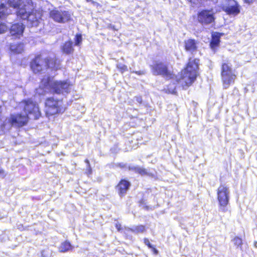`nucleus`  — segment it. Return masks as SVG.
Instances as JSON below:
<instances>
[{
    "label": "nucleus",
    "instance_id": "nucleus-8",
    "mask_svg": "<svg viewBox=\"0 0 257 257\" xmlns=\"http://www.w3.org/2000/svg\"><path fill=\"white\" fill-rule=\"evenodd\" d=\"M151 70L155 75H161L166 79H173L176 78L174 72L169 70L168 66L162 61H156L151 66Z\"/></svg>",
    "mask_w": 257,
    "mask_h": 257
},
{
    "label": "nucleus",
    "instance_id": "nucleus-34",
    "mask_svg": "<svg viewBox=\"0 0 257 257\" xmlns=\"http://www.w3.org/2000/svg\"><path fill=\"white\" fill-rule=\"evenodd\" d=\"M117 166L120 168H124L126 167V164L122 163H119L117 164Z\"/></svg>",
    "mask_w": 257,
    "mask_h": 257
},
{
    "label": "nucleus",
    "instance_id": "nucleus-31",
    "mask_svg": "<svg viewBox=\"0 0 257 257\" xmlns=\"http://www.w3.org/2000/svg\"><path fill=\"white\" fill-rule=\"evenodd\" d=\"M84 161L86 163L87 166V167H88V168L89 169L90 174L91 173L92 170H91V167H90V164L89 161L87 159H86Z\"/></svg>",
    "mask_w": 257,
    "mask_h": 257
},
{
    "label": "nucleus",
    "instance_id": "nucleus-24",
    "mask_svg": "<svg viewBox=\"0 0 257 257\" xmlns=\"http://www.w3.org/2000/svg\"><path fill=\"white\" fill-rule=\"evenodd\" d=\"M232 241L235 246L237 247H239L241 250L242 249V245L243 244V242L241 237L236 236L233 238Z\"/></svg>",
    "mask_w": 257,
    "mask_h": 257
},
{
    "label": "nucleus",
    "instance_id": "nucleus-18",
    "mask_svg": "<svg viewBox=\"0 0 257 257\" xmlns=\"http://www.w3.org/2000/svg\"><path fill=\"white\" fill-rule=\"evenodd\" d=\"M62 53L66 55L72 54L74 51L73 43L71 40L65 41L61 47Z\"/></svg>",
    "mask_w": 257,
    "mask_h": 257
},
{
    "label": "nucleus",
    "instance_id": "nucleus-7",
    "mask_svg": "<svg viewBox=\"0 0 257 257\" xmlns=\"http://www.w3.org/2000/svg\"><path fill=\"white\" fill-rule=\"evenodd\" d=\"M19 105L26 113L25 114H28V116L32 115L34 119L37 120L41 117L42 114L38 104L32 98L22 99Z\"/></svg>",
    "mask_w": 257,
    "mask_h": 257
},
{
    "label": "nucleus",
    "instance_id": "nucleus-26",
    "mask_svg": "<svg viewBox=\"0 0 257 257\" xmlns=\"http://www.w3.org/2000/svg\"><path fill=\"white\" fill-rule=\"evenodd\" d=\"M116 67L118 70V71L121 73H123L124 72H126L128 70L127 66L122 63L117 64L116 65Z\"/></svg>",
    "mask_w": 257,
    "mask_h": 257
},
{
    "label": "nucleus",
    "instance_id": "nucleus-35",
    "mask_svg": "<svg viewBox=\"0 0 257 257\" xmlns=\"http://www.w3.org/2000/svg\"><path fill=\"white\" fill-rule=\"evenodd\" d=\"M254 1V0H243V2L245 3H246L248 4H250L252 3Z\"/></svg>",
    "mask_w": 257,
    "mask_h": 257
},
{
    "label": "nucleus",
    "instance_id": "nucleus-38",
    "mask_svg": "<svg viewBox=\"0 0 257 257\" xmlns=\"http://www.w3.org/2000/svg\"><path fill=\"white\" fill-rule=\"evenodd\" d=\"M136 100L138 102H139V103H142V98L141 97L139 96V97H136Z\"/></svg>",
    "mask_w": 257,
    "mask_h": 257
},
{
    "label": "nucleus",
    "instance_id": "nucleus-6",
    "mask_svg": "<svg viewBox=\"0 0 257 257\" xmlns=\"http://www.w3.org/2000/svg\"><path fill=\"white\" fill-rule=\"evenodd\" d=\"M17 15L22 20H27L31 26L33 27L38 25L43 16V12L41 10L33 9L30 12L27 13L25 8H21L17 10Z\"/></svg>",
    "mask_w": 257,
    "mask_h": 257
},
{
    "label": "nucleus",
    "instance_id": "nucleus-30",
    "mask_svg": "<svg viewBox=\"0 0 257 257\" xmlns=\"http://www.w3.org/2000/svg\"><path fill=\"white\" fill-rule=\"evenodd\" d=\"M144 242L149 248L151 247L152 245L151 244L149 239L148 238H144Z\"/></svg>",
    "mask_w": 257,
    "mask_h": 257
},
{
    "label": "nucleus",
    "instance_id": "nucleus-29",
    "mask_svg": "<svg viewBox=\"0 0 257 257\" xmlns=\"http://www.w3.org/2000/svg\"><path fill=\"white\" fill-rule=\"evenodd\" d=\"M7 30V26L5 24L0 23V34L4 33Z\"/></svg>",
    "mask_w": 257,
    "mask_h": 257
},
{
    "label": "nucleus",
    "instance_id": "nucleus-42",
    "mask_svg": "<svg viewBox=\"0 0 257 257\" xmlns=\"http://www.w3.org/2000/svg\"><path fill=\"white\" fill-rule=\"evenodd\" d=\"M2 113V106L0 105V116L1 115Z\"/></svg>",
    "mask_w": 257,
    "mask_h": 257
},
{
    "label": "nucleus",
    "instance_id": "nucleus-12",
    "mask_svg": "<svg viewBox=\"0 0 257 257\" xmlns=\"http://www.w3.org/2000/svg\"><path fill=\"white\" fill-rule=\"evenodd\" d=\"M30 117L28 114H23L21 112L12 114L10 115L8 122L16 128H21L28 124Z\"/></svg>",
    "mask_w": 257,
    "mask_h": 257
},
{
    "label": "nucleus",
    "instance_id": "nucleus-37",
    "mask_svg": "<svg viewBox=\"0 0 257 257\" xmlns=\"http://www.w3.org/2000/svg\"><path fill=\"white\" fill-rule=\"evenodd\" d=\"M134 73L137 75H142L144 73L142 71H134Z\"/></svg>",
    "mask_w": 257,
    "mask_h": 257
},
{
    "label": "nucleus",
    "instance_id": "nucleus-33",
    "mask_svg": "<svg viewBox=\"0 0 257 257\" xmlns=\"http://www.w3.org/2000/svg\"><path fill=\"white\" fill-rule=\"evenodd\" d=\"M149 248L151 249V250H152V251L153 252V253L155 254H157L158 253V250L155 248V247L154 246L152 245L151 247H149Z\"/></svg>",
    "mask_w": 257,
    "mask_h": 257
},
{
    "label": "nucleus",
    "instance_id": "nucleus-39",
    "mask_svg": "<svg viewBox=\"0 0 257 257\" xmlns=\"http://www.w3.org/2000/svg\"><path fill=\"white\" fill-rule=\"evenodd\" d=\"M87 2H91L93 4H95V2H94L93 0H86Z\"/></svg>",
    "mask_w": 257,
    "mask_h": 257
},
{
    "label": "nucleus",
    "instance_id": "nucleus-25",
    "mask_svg": "<svg viewBox=\"0 0 257 257\" xmlns=\"http://www.w3.org/2000/svg\"><path fill=\"white\" fill-rule=\"evenodd\" d=\"M22 0H8L9 5L14 8H18L21 4Z\"/></svg>",
    "mask_w": 257,
    "mask_h": 257
},
{
    "label": "nucleus",
    "instance_id": "nucleus-28",
    "mask_svg": "<svg viewBox=\"0 0 257 257\" xmlns=\"http://www.w3.org/2000/svg\"><path fill=\"white\" fill-rule=\"evenodd\" d=\"M165 92L167 93H171L173 94H176L177 93V91L176 90V88L174 87L172 89H170L168 88L165 89Z\"/></svg>",
    "mask_w": 257,
    "mask_h": 257
},
{
    "label": "nucleus",
    "instance_id": "nucleus-20",
    "mask_svg": "<svg viewBox=\"0 0 257 257\" xmlns=\"http://www.w3.org/2000/svg\"><path fill=\"white\" fill-rule=\"evenodd\" d=\"M4 0H0V19L6 18L11 14V10L3 3Z\"/></svg>",
    "mask_w": 257,
    "mask_h": 257
},
{
    "label": "nucleus",
    "instance_id": "nucleus-1",
    "mask_svg": "<svg viewBox=\"0 0 257 257\" xmlns=\"http://www.w3.org/2000/svg\"><path fill=\"white\" fill-rule=\"evenodd\" d=\"M30 67L34 73H41L49 69L52 71L61 69L60 61L58 59L52 58L44 52L37 54L30 62Z\"/></svg>",
    "mask_w": 257,
    "mask_h": 257
},
{
    "label": "nucleus",
    "instance_id": "nucleus-10",
    "mask_svg": "<svg viewBox=\"0 0 257 257\" xmlns=\"http://www.w3.org/2000/svg\"><path fill=\"white\" fill-rule=\"evenodd\" d=\"M218 7V12L222 11L228 15L236 16L240 13L239 6L235 0H223Z\"/></svg>",
    "mask_w": 257,
    "mask_h": 257
},
{
    "label": "nucleus",
    "instance_id": "nucleus-9",
    "mask_svg": "<svg viewBox=\"0 0 257 257\" xmlns=\"http://www.w3.org/2000/svg\"><path fill=\"white\" fill-rule=\"evenodd\" d=\"M217 199L219 210L222 212L227 211V206L229 202V191L228 187L224 184H221L217 190Z\"/></svg>",
    "mask_w": 257,
    "mask_h": 257
},
{
    "label": "nucleus",
    "instance_id": "nucleus-21",
    "mask_svg": "<svg viewBox=\"0 0 257 257\" xmlns=\"http://www.w3.org/2000/svg\"><path fill=\"white\" fill-rule=\"evenodd\" d=\"M24 44L23 43H18L17 44H12L10 45V49L12 51L16 53H21L24 51Z\"/></svg>",
    "mask_w": 257,
    "mask_h": 257
},
{
    "label": "nucleus",
    "instance_id": "nucleus-17",
    "mask_svg": "<svg viewBox=\"0 0 257 257\" xmlns=\"http://www.w3.org/2000/svg\"><path fill=\"white\" fill-rule=\"evenodd\" d=\"M25 26L23 24L15 23L11 26L10 31L11 35L19 37L22 35Z\"/></svg>",
    "mask_w": 257,
    "mask_h": 257
},
{
    "label": "nucleus",
    "instance_id": "nucleus-22",
    "mask_svg": "<svg viewBox=\"0 0 257 257\" xmlns=\"http://www.w3.org/2000/svg\"><path fill=\"white\" fill-rule=\"evenodd\" d=\"M71 247L70 243L66 240L61 243L59 247V251L61 252H67L71 248Z\"/></svg>",
    "mask_w": 257,
    "mask_h": 257
},
{
    "label": "nucleus",
    "instance_id": "nucleus-15",
    "mask_svg": "<svg viewBox=\"0 0 257 257\" xmlns=\"http://www.w3.org/2000/svg\"><path fill=\"white\" fill-rule=\"evenodd\" d=\"M224 35V33L214 32L211 35V39L209 46L211 49L215 50L219 47L220 43V38Z\"/></svg>",
    "mask_w": 257,
    "mask_h": 257
},
{
    "label": "nucleus",
    "instance_id": "nucleus-16",
    "mask_svg": "<svg viewBox=\"0 0 257 257\" xmlns=\"http://www.w3.org/2000/svg\"><path fill=\"white\" fill-rule=\"evenodd\" d=\"M184 48L186 52L193 53L197 50V41L194 39H188L184 41Z\"/></svg>",
    "mask_w": 257,
    "mask_h": 257
},
{
    "label": "nucleus",
    "instance_id": "nucleus-32",
    "mask_svg": "<svg viewBox=\"0 0 257 257\" xmlns=\"http://www.w3.org/2000/svg\"><path fill=\"white\" fill-rule=\"evenodd\" d=\"M115 226L116 228L117 229V231H120L122 229V226L120 223H116L115 224Z\"/></svg>",
    "mask_w": 257,
    "mask_h": 257
},
{
    "label": "nucleus",
    "instance_id": "nucleus-5",
    "mask_svg": "<svg viewBox=\"0 0 257 257\" xmlns=\"http://www.w3.org/2000/svg\"><path fill=\"white\" fill-rule=\"evenodd\" d=\"M44 106L45 113L48 117L63 113L65 110L63 99L52 96L45 99Z\"/></svg>",
    "mask_w": 257,
    "mask_h": 257
},
{
    "label": "nucleus",
    "instance_id": "nucleus-27",
    "mask_svg": "<svg viewBox=\"0 0 257 257\" xmlns=\"http://www.w3.org/2000/svg\"><path fill=\"white\" fill-rule=\"evenodd\" d=\"M82 42V37L81 34H76L74 38V45L80 46Z\"/></svg>",
    "mask_w": 257,
    "mask_h": 257
},
{
    "label": "nucleus",
    "instance_id": "nucleus-3",
    "mask_svg": "<svg viewBox=\"0 0 257 257\" xmlns=\"http://www.w3.org/2000/svg\"><path fill=\"white\" fill-rule=\"evenodd\" d=\"M41 83L43 88L52 89L54 93L58 94L69 92L71 86L67 80L53 81L50 77L42 79Z\"/></svg>",
    "mask_w": 257,
    "mask_h": 257
},
{
    "label": "nucleus",
    "instance_id": "nucleus-23",
    "mask_svg": "<svg viewBox=\"0 0 257 257\" xmlns=\"http://www.w3.org/2000/svg\"><path fill=\"white\" fill-rule=\"evenodd\" d=\"M132 230L135 233H139L145 232L146 229L145 225L140 224L135 226Z\"/></svg>",
    "mask_w": 257,
    "mask_h": 257
},
{
    "label": "nucleus",
    "instance_id": "nucleus-41",
    "mask_svg": "<svg viewBox=\"0 0 257 257\" xmlns=\"http://www.w3.org/2000/svg\"><path fill=\"white\" fill-rule=\"evenodd\" d=\"M255 247L257 248V241H254L253 243Z\"/></svg>",
    "mask_w": 257,
    "mask_h": 257
},
{
    "label": "nucleus",
    "instance_id": "nucleus-13",
    "mask_svg": "<svg viewBox=\"0 0 257 257\" xmlns=\"http://www.w3.org/2000/svg\"><path fill=\"white\" fill-rule=\"evenodd\" d=\"M198 22L202 25H207L215 21V18L212 9H204L198 12L197 14Z\"/></svg>",
    "mask_w": 257,
    "mask_h": 257
},
{
    "label": "nucleus",
    "instance_id": "nucleus-11",
    "mask_svg": "<svg viewBox=\"0 0 257 257\" xmlns=\"http://www.w3.org/2000/svg\"><path fill=\"white\" fill-rule=\"evenodd\" d=\"M49 15L51 19L58 23H65L72 20V14L69 11L59 10L55 8L49 12Z\"/></svg>",
    "mask_w": 257,
    "mask_h": 257
},
{
    "label": "nucleus",
    "instance_id": "nucleus-40",
    "mask_svg": "<svg viewBox=\"0 0 257 257\" xmlns=\"http://www.w3.org/2000/svg\"><path fill=\"white\" fill-rule=\"evenodd\" d=\"M5 171L3 169H0V174H4Z\"/></svg>",
    "mask_w": 257,
    "mask_h": 257
},
{
    "label": "nucleus",
    "instance_id": "nucleus-2",
    "mask_svg": "<svg viewBox=\"0 0 257 257\" xmlns=\"http://www.w3.org/2000/svg\"><path fill=\"white\" fill-rule=\"evenodd\" d=\"M199 59L198 58H189L185 66L181 70L180 79L182 80V86L186 89L196 80L199 75Z\"/></svg>",
    "mask_w": 257,
    "mask_h": 257
},
{
    "label": "nucleus",
    "instance_id": "nucleus-19",
    "mask_svg": "<svg viewBox=\"0 0 257 257\" xmlns=\"http://www.w3.org/2000/svg\"><path fill=\"white\" fill-rule=\"evenodd\" d=\"M128 170L134 171L135 173H137L141 176H148L149 177H154V174L147 171L145 168L140 167L139 166L129 167Z\"/></svg>",
    "mask_w": 257,
    "mask_h": 257
},
{
    "label": "nucleus",
    "instance_id": "nucleus-36",
    "mask_svg": "<svg viewBox=\"0 0 257 257\" xmlns=\"http://www.w3.org/2000/svg\"><path fill=\"white\" fill-rule=\"evenodd\" d=\"M187 1L192 4H196L197 2L199 1V0H187Z\"/></svg>",
    "mask_w": 257,
    "mask_h": 257
},
{
    "label": "nucleus",
    "instance_id": "nucleus-4",
    "mask_svg": "<svg viewBox=\"0 0 257 257\" xmlns=\"http://www.w3.org/2000/svg\"><path fill=\"white\" fill-rule=\"evenodd\" d=\"M220 69L222 86L224 89H226L234 83L237 75L232 69V64L228 61L222 62Z\"/></svg>",
    "mask_w": 257,
    "mask_h": 257
},
{
    "label": "nucleus",
    "instance_id": "nucleus-14",
    "mask_svg": "<svg viewBox=\"0 0 257 257\" xmlns=\"http://www.w3.org/2000/svg\"><path fill=\"white\" fill-rule=\"evenodd\" d=\"M131 186V182L126 179H121L115 186V189L118 195L121 197H124Z\"/></svg>",
    "mask_w": 257,
    "mask_h": 257
}]
</instances>
